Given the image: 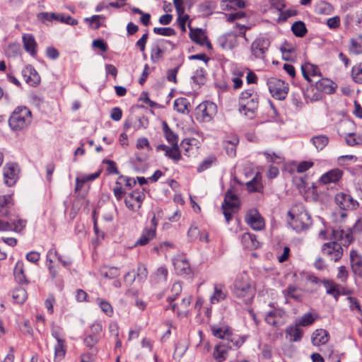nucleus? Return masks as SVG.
I'll return each mask as SVG.
<instances>
[{"label": "nucleus", "instance_id": "nucleus-7", "mask_svg": "<svg viewBox=\"0 0 362 362\" xmlns=\"http://www.w3.org/2000/svg\"><path fill=\"white\" fill-rule=\"evenodd\" d=\"M175 45L170 40L158 39L155 41L151 47V59L152 62L157 63L163 58L165 52L168 49H173Z\"/></svg>", "mask_w": 362, "mask_h": 362}, {"label": "nucleus", "instance_id": "nucleus-52", "mask_svg": "<svg viewBox=\"0 0 362 362\" xmlns=\"http://www.w3.org/2000/svg\"><path fill=\"white\" fill-rule=\"evenodd\" d=\"M14 203L11 194L0 196V209L13 206Z\"/></svg>", "mask_w": 362, "mask_h": 362}, {"label": "nucleus", "instance_id": "nucleus-39", "mask_svg": "<svg viewBox=\"0 0 362 362\" xmlns=\"http://www.w3.org/2000/svg\"><path fill=\"white\" fill-rule=\"evenodd\" d=\"M315 320L316 316H314L311 313H306L296 320V324L299 327H307L312 325Z\"/></svg>", "mask_w": 362, "mask_h": 362}, {"label": "nucleus", "instance_id": "nucleus-10", "mask_svg": "<svg viewBox=\"0 0 362 362\" xmlns=\"http://www.w3.org/2000/svg\"><path fill=\"white\" fill-rule=\"evenodd\" d=\"M245 222L255 230H261L264 228V220L257 209H250L246 216Z\"/></svg>", "mask_w": 362, "mask_h": 362}, {"label": "nucleus", "instance_id": "nucleus-49", "mask_svg": "<svg viewBox=\"0 0 362 362\" xmlns=\"http://www.w3.org/2000/svg\"><path fill=\"white\" fill-rule=\"evenodd\" d=\"M204 73L205 71L202 68L197 69L192 76L191 79L198 85L203 84L204 83Z\"/></svg>", "mask_w": 362, "mask_h": 362}, {"label": "nucleus", "instance_id": "nucleus-32", "mask_svg": "<svg viewBox=\"0 0 362 362\" xmlns=\"http://www.w3.org/2000/svg\"><path fill=\"white\" fill-rule=\"evenodd\" d=\"M242 243L244 247L248 249L257 248L259 245L256 239V235L250 233H245L242 235Z\"/></svg>", "mask_w": 362, "mask_h": 362}, {"label": "nucleus", "instance_id": "nucleus-62", "mask_svg": "<svg viewBox=\"0 0 362 362\" xmlns=\"http://www.w3.org/2000/svg\"><path fill=\"white\" fill-rule=\"evenodd\" d=\"M103 163L107 165V170L110 174L118 175L119 173L117 168L116 163L111 160H104Z\"/></svg>", "mask_w": 362, "mask_h": 362}, {"label": "nucleus", "instance_id": "nucleus-47", "mask_svg": "<svg viewBox=\"0 0 362 362\" xmlns=\"http://www.w3.org/2000/svg\"><path fill=\"white\" fill-rule=\"evenodd\" d=\"M351 76L356 83H362V63L353 66Z\"/></svg>", "mask_w": 362, "mask_h": 362}, {"label": "nucleus", "instance_id": "nucleus-46", "mask_svg": "<svg viewBox=\"0 0 362 362\" xmlns=\"http://www.w3.org/2000/svg\"><path fill=\"white\" fill-rule=\"evenodd\" d=\"M311 141L317 150H322L327 145L329 139L325 135H318L313 136Z\"/></svg>", "mask_w": 362, "mask_h": 362}, {"label": "nucleus", "instance_id": "nucleus-27", "mask_svg": "<svg viewBox=\"0 0 362 362\" xmlns=\"http://www.w3.org/2000/svg\"><path fill=\"white\" fill-rule=\"evenodd\" d=\"M13 274L16 281L18 284H28V281L27 280L26 276L25 274L24 263L23 261L18 260L16 262L13 270Z\"/></svg>", "mask_w": 362, "mask_h": 362}, {"label": "nucleus", "instance_id": "nucleus-2", "mask_svg": "<svg viewBox=\"0 0 362 362\" xmlns=\"http://www.w3.org/2000/svg\"><path fill=\"white\" fill-rule=\"evenodd\" d=\"M288 214L291 219L290 224L297 232L306 230L312 225L311 216L302 204L293 206Z\"/></svg>", "mask_w": 362, "mask_h": 362}, {"label": "nucleus", "instance_id": "nucleus-48", "mask_svg": "<svg viewBox=\"0 0 362 362\" xmlns=\"http://www.w3.org/2000/svg\"><path fill=\"white\" fill-rule=\"evenodd\" d=\"M166 156L176 162L180 160L182 156L180 152L178 145L172 146L168 151H167Z\"/></svg>", "mask_w": 362, "mask_h": 362}, {"label": "nucleus", "instance_id": "nucleus-33", "mask_svg": "<svg viewBox=\"0 0 362 362\" xmlns=\"http://www.w3.org/2000/svg\"><path fill=\"white\" fill-rule=\"evenodd\" d=\"M226 295L227 293L223 286L215 285L214 293L210 298V302L211 304L218 303L221 300H224L226 298Z\"/></svg>", "mask_w": 362, "mask_h": 362}, {"label": "nucleus", "instance_id": "nucleus-38", "mask_svg": "<svg viewBox=\"0 0 362 362\" xmlns=\"http://www.w3.org/2000/svg\"><path fill=\"white\" fill-rule=\"evenodd\" d=\"M261 176L257 173L255 176L247 182V188L250 192H259L262 189Z\"/></svg>", "mask_w": 362, "mask_h": 362}, {"label": "nucleus", "instance_id": "nucleus-59", "mask_svg": "<svg viewBox=\"0 0 362 362\" xmlns=\"http://www.w3.org/2000/svg\"><path fill=\"white\" fill-rule=\"evenodd\" d=\"M148 276L146 267L144 264H139L137 267L136 276L139 281H144Z\"/></svg>", "mask_w": 362, "mask_h": 362}, {"label": "nucleus", "instance_id": "nucleus-26", "mask_svg": "<svg viewBox=\"0 0 362 362\" xmlns=\"http://www.w3.org/2000/svg\"><path fill=\"white\" fill-rule=\"evenodd\" d=\"M301 71L303 77L308 81H311L310 76H320L319 68L310 63H305L301 66Z\"/></svg>", "mask_w": 362, "mask_h": 362}, {"label": "nucleus", "instance_id": "nucleus-21", "mask_svg": "<svg viewBox=\"0 0 362 362\" xmlns=\"http://www.w3.org/2000/svg\"><path fill=\"white\" fill-rule=\"evenodd\" d=\"M23 47L30 56L35 57L37 54V44L32 34L27 33L23 35Z\"/></svg>", "mask_w": 362, "mask_h": 362}, {"label": "nucleus", "instance_id": "nucleus-36", "mask_svg": "<svg viewBox=\"0 0 362 362\" xmlns=\"http://www.w3.org/2000/svg\"><path fill=\"white\" fill-rule=\"evenodd\" d=\"M163 131L166 140L172 145H177L178 136L168 127L166 122H163Z\"/></svg>", "mask_w": 362, "mask_h": 362}, {"label": "nucleus", "instance_id": "nucleus-56", "mask_svg": "<svg viewBox=\"0 0 362 362\" xmlns=\"http://www.w3.org/2000/svg\"><path fill=\"white\" fill-rule=\"evenodd\" d=\"M100 337L93 334H89L84 339V344L90 349H95L94 346L98 342Z\"/></svg>", "mask_w": 362, "mask_h": 362}, {"label": "nucleus", "instance_id": "nucleus-22", "mask_svg": "<svg viewBox=\"0 0 362 362\" xmlns=\"http://www.w3.org/2000/svg\"><path fill=\"white\" fill-rule=\"evenodd\" d=\"M286 338L288 339L290 341L297 342L300 341L303 335V330L298 326L290 325L285 329Z\"/></svg>", "mask_w": 362, "mask_h": 362}, {"label": "nucleus", "instance_id": "nucleus-58", "mask_svg": "<svg viewBox=\"0 0 362 362\" xmlns=\"http://www.w3.org/2000/svg\"><path fill=\"white\" fill-rule=\"evenodd\" d=\"M98 353L97 349H90V351L88 353L81 355V362H92L94 361V357Z\"/></svg>", "mask_w": 362, "mask_h": 362}, {"label": "nucleus", "instance_id": "nucleus-61", "mask_svg": "<svg viewBox=\"0 0 362 362\" xmlns=\"http://www.w3.org/2000/svg\"><path fill=\"white\" fill-rule=\"evenodd\" d=\"M148 37V33H144L140 39H139L136 43V46L139 49L141 52H144L146 49V44Z\"/></svg>", "mask_w": 362, "mask_h": 362}, {"label": "nucleus", "instance_id": "nucleus-17", "mask_svg": "<svg viewBox=\"0 0 362 362\" xmlns=\"http://www.w3.org/2000/svg\"><path fill=\"white\" fill-rule=\"evenodd\" d=\"M284 315L285 312L283 310L274 309L267 314L265 321L267 324L278 327L284 323L283 320Z\"/></svg>", "mask_w": 362, "mask_h": 362}, {"label": "nucleus", "instance_id": "nucleus-28", "mask_svg": "<svg viewBox=\"0 0 362 362\" xmlns=\"http://www.w3.org/2000/svg\"><path fill=\"white\" fill-rule=\"evenodd\" d=\"M57 251L55 248H51L49 250L46 257V264L48 267L49 274L52 279H55L57 276V270L53 265V258L57 257Z\"/></svg>", "mask_w": 362, "mask_h": 362}, {"label": "nucleus", "instance_id": "nucleus-30", "mask_svg": "<svg viewBox=\"0 0 362 362\" xmlns=\"http://www.w3.org/2000/svg\"><path fill=\"white\" fill-rule=\"evenodd\" d=\"M156 234L155 229H148V228H145L140 238L136 240L135 245L144 246L147 245L156 237Z\"/></svg>", "mask_w": 362, "mask_h": 362}, {"label": "nucleus", "instance_id": "nucleus-51", "mask_svg": "<svg viewBox=\"0 0 362 362\" xmlns=\"http://www.w3.org/2000/svg\"><path fill=\"white\" fill-rule=\"evenodd\" d=\"M182 288L180 282L174 283L171 288L172 296H168V300L170 302L174 301L182 292Z\"/></svg>", "mask_w": 362, "mask_h": 362}, {"label": "nucleus", "instance_id": "nucleus-44", "mask_svg": "<svg viewBox=\"0 0 362 362\" xmlns=\"http://www.w3.org/2000/svg\"><path fill=\"white\" fill-rule=\"evenodd\" d=\"M105 18V16L102 15H93L91 17L84 18V21L88 23L92 29L98 30L101 26L100 20Z\"/></svg>", "mask_w": 362, "mask_h": 362}, {"label": "nucleus", "instance_id": "nucleus-40", "mask_svg": "<svg viewBox=\"0 0 362 362\" xmlns=\"http://www.w3.org/2000/svg\"><path fill=\"white\" fill-rule=\"evenodd\" d=\"M12 296L16 303L23 304L27 299L28 295L25 288L18 287L13 290Z\"/></svg>", "mask_w": 362, "mask_h": 362}, {"label": "nucleus", "instance_id": "nucleus-42", "mask_svg": "<svg viewBox=\"0 0 362 362\" xmlns=\"http://www.w3.org/2000/svg\"><path fill=\"white\" fill-rule=\"evenodd\" d=\"M349 52L353 54H360L362 53V37L359 36L356 38L351 40L349 46Z\"/></svg>", "mask_w": 362, "mask_h": 362}, {"label": "nucleus", "instance_id": "nucleus-64", "mask_svg": "<svg viewBox=\"0 0 362 362\" xmlns=\"http://www.w3.org/2000/svg\"><path fill=\"white\" fill-rule=\"evenodd\" d=\"M168 276V270L164 267L158 268L156 272V276L158 281H165Z\"/></svg>", "mask_w": 362, "mask_h": 362}, {"label": "nucleus", "instance_id": "nucleus-63", "mask_svg": "<svg viewBox=\"0 0 362 362\" xmlns=\"http://www.w3.org/2000/svg\"><path fill=\"white\" fill-rule=\"evenodd\" d=\"M327 25L330 29H336L340 25V18L335 16L332 18L327 19Z\"/></svg>", "mask_w": 362, "mask_h": 362}, {"label": "nucleus", "instance_id": "nucleus-11", "mask_svg": "<svg viewBox=\"0 0 362 362\" xmlns=\"http://www.w3.org/2000/svg\"><path fill=\"white\" fill-rule=\"evenodd\" d=\"M334 199L336 204L343 210L355 209L358 205L356 200L345 192L337 193Z\"/></svg>", "mask_w": 362, "mask_h": 362}, {"label": "nucleus", "instance_id": "nucleus-54", "mask_svg": "<svg viewBox=\"0 0 362 362\" xmlns=\"http://www.w3.org/2000/svg\"><path fill=\"white\" fill-rule=\"evenodd\" d=\"M347 300L349 304V308L352 311L356 310L362 315V309L358 300L354 297H347Z\"/></svg>", "mask_w": 362, "mask_h": 362}, {"label": "nucleus", "instance_id": "nucleus-29", "mask_svg": "<svg viewBox=\"0 0 362 362\" xmlns=\"http://www.w3.org/2000/svg\"><path fill=\"white\" fill-rule=\"evenodd\" d=\"M351 265L354 274H362V257L356 252L351 251L350 253Z\"/></svg>", "mask_w": 362, "mask_h": 362}, {"label": "nucleus", "instance_id": "nucleus-9", "mask_svg": "<svg viewBox=\"0 0 362 362\" xmlns=\"http://www.w3.org/2000/svg\"><path fill=\"white\" fill-rule=\"evenodd\" d=\"M269 45V39L265 37L257 38L251 45L252 55L257 59H264Z\"/></svg>", "mask_w": 362, "mask_h": 362}, {"label": "nucleus", "instance_id": "nucleus-5", "mask_svg": "<svg viewBox=\"0 0 362 362\" xmlns=\"http://www.w3.org/2000/svg\"><path fill=\"white\" fill-rule=\"evenodd\" d=\"M31 122V112L26 107H18L8 119L11 129L19 131L26 128Z\"/></svg>", "mask_w": 362, "mask_h": 362}, {"label": "nucleus", "instance_id": "nucleus-18", "mask_svg": "<svg viewBox=\"0 0 362 362\" xmlns=\"http://www.w3.org/2000/svg\"><path fill=\"white\" fill-rule=\"evenodd\" d=\"M343 171L339 168H334L324 173L320 178L319 182L323 185L336 183L341 180Z\"/></svg>", "mask_w": 362, "mask_h": 362}, {"label": "nucleus", "instance_id": "nucleus-50", "mask_svg": "<svg viewBox=\"0 0 362 362\" xmlns=\"http://www.w3.org/2000/svg\"><path fill=\"white\" fill-rule=\"evenodd\" d=\"M154 33L163 36H173L176 34L175 30L170 27H163V28H153Z\"/></svg>", "mask_w": 362, "mask_h": 362}, {"label": "nucleus", "instance_id": "nucleus-23", "mask_svg": "<svg viewBox=\"0 0 362 362\" xmlns=\"http://www.w3.org/2000/svg\"><path fill=\"white\" fill-rule=\"evenodd\" d=\"M329 333L323 329H316L312 335V344L314 346H319L325 344L329 340Z\"/></svg>", "mask_w": 362, "mask_h": 362}, {"label": "nucleus", "instance_id": "nucleus-4", "mask_svg": "<svg viewBox=\"0 0 362 362\" xmlns=\"http://www.w3.org/2000/svg\"><path fill=\"white\" fill-rule=\"evenodd\" d=\"M239 111L250 119L255 117L258 107V97L252 89L242 92L239 100Z\"/></svg>", "mask_w": 362, "mask_h": 362}, {"label": "nucleus", "instance_id": "nucleus-8", "mask_svg": "<svg viewBox=\"0 0 362 362\" xmlns=\"http://www.w3.org/2000/svg\"><path fill=\"white\" fill-rule=\"evenodd\" d=\"M268 88L272 95L278 100H284L288 93V88L284 81L271 78L267 81Z\"/></svg>", "mask_w": 362, "mask_h": 362}, {"label": "nucleus", "instance_id": "nucleus-45", "mask_svg": "<svg viewBox=\"0 0 362 362\" xmlns=\"http://www.w3.org/2000/svg\"><path fill=\"white\" fill-rule=\"evenodd\" d=\"M315 11L320 14L329 15L334 11V8L329 3L321 1L316 5Z\"/></svg>", "mask_w": 362, "mask_h": 362}, {"label": "nucleus", "instance_id": "nucleus-55", "mask_svg": "<svg viewBox=\"0 0 362 362\" xmlns=\"http://www.w3.org/2000/svg\"><path fill=\"white\" fill-rule=\"evenodd\" d=\"M141 121L136 117H129L124 123V129L128 130L131 127L134 126L136 129L140 127Z\"/></svg>", "mask_w": 362, "mask_h": 362}, {"label": "nucleus", "instance_id": "nucleus-60", "mask_svg": "<svg viewBox=\"0 0 362 362\" xmlns=\"http://www.w3.org/2000/svg\"><path fill=\"white\" fill-rule=\"evenodd\" d=\"M52 336L57 340V341H64L62 335V329L59 326L53 325L52 327Z\"/></svg>", "mask_w": 362, "mask_h": 362}, {"label": "nucleus", "instance_id": "nucleus-13", "mask_svg": "<svg viewBox=\"0 0 362 362\" xmlns=\"http://www.w3.org/2000/svg\"><path fill=\"white\" fill-rule=\"evenodd\" d=\"M145 194L140 191H133L124 199L126 206L132 211H136L140 207L144 199Z\"/></svg>", "mask_w": 362, "mask_h": 362}, {"label": "nucleus", "instance_id": "nucleus-16", "mask_svg": "<svg viewBox=\"0 0 362 362\" xmlns=\"http://www.w3.org/2000/svg\"><path fill=\"white\" fill-rule=\"evenodd\" d=\"M22 76L25 81L32 86L37 85L40 81L39 74L31 65H27L22 70Z\"/></svg>", "mask_w": 362, "mask_h": 362}, {"label": "nucleus", "instance_id": "nucleus-24", "mask_svg": "<svg viewBox=\"0 0 362 362\" xmlns=\"http://www.w3.org/2000/svg\"><path fill=\"white\" fill-rule=\"evenodd\" d=\"M316 88L327 94H332L335 91L336 85L328 78H321L315 82Z\"/></svg>", "mask_w": 362, "mask_h": 362}, {"label": "nucleus", "instance_id": "nucleus-41", "mask_svg": "<svg viewBox=\"0 0 362 362\" xmlns=\"http://www.w3.org/2000/svg\"><path fill=\"white\" fill-rule=\"evenodd\" d=\"M239 142V139L237 136H233L231 139L225 142V148L227 154L229 156H235L236 153V146Z\"/></svg>", "mask_w": 362, "mask_h": 362}, {"label": "nucleus", "instance_id": "nucleus-3", "mask_svg": "<svg viewBox=\"0 0 362 362\" xmlns=\"http://www.w3.org/2000/svg\"><path fill=\"white\" fill-rule=\"evenodd\" d=\"M233 293L236 298L242 299L245 304L252 301L255 295V288L246 274H242L236 279Z\"/></svg>", "mask_w": 362, "mask_h": 362}, {"label": "nucleus", "instance_id": "nucleus-37", "mask_svg": "<svg viewBox=\"0 0 362 362\" xmlns=\"http://www.w3.org/2000/svg\"><path fill=\"white\" fill-rule=\"evenodd\" d=\"M66 354V346L65 341H57L54 345V361H61L65 356Z\"/></svg>", "mask_w": 362, "mask_h": 362}, {"label": "nucleus", "instance_id": "nucleus-20", "mask_svg": "<svg viewBox=\"0 0 362 362\" xmlns=\"http://www.w3.org/2000/svg\"><path fill=\"white\" fill-rule=\"evenodd\" d=\"M233 346L229 342H222L217 344L214 350V358L218 362H223L226 359L228 350L231 349Z\"/></svg>", "mask_w": 362, "mask_h": 362}, {"label": "nucleus", "instance_id": "nucleus-35", "mask_svg": "<svg viewBox=\"0 0 362 362\" xmlns=\"http://www.w3.org/2000/svg\"><path fill=\"white\" fill-rule=\"evenodd\" d=\"M189 37L193 42L204 46L206 36L201 29H193L189 27Z\"/></svg>", "mask_w": 362, "mask_h": 362}, {"label": "nucleus", "instance_id": "nucleus-34", "mask_svg": "<svg viewBox=\"0 0 362 362\" xmlns=\"http://www.w3.org/2000/svg\"><path fill=\"white\" fill-rule=\"evenodd\" d=\"M174 108L178 112L185 114L189 112L190 103L187 98H179L174 101Z\"/></svg>", "mask_w": 362, "mask_h": 362}, {"label": "nucleus", "instance_id": "nucleus-1", "mask_svg": "<svg viewBox=\"0 0 362 362\" xmlns=\"http://www.w3.org/2000/svg\"><path fill=\"white\" fill-rule=\"evenodd\" d=\"M26 221L19 218L13 206L0 209V231L21 232Z\"/></svg>", "mask_w": 362, "mask_h": 362}, {"label": "nucleus", "instance_id": "nucleus-53", "mask_svg": "<svg viewBox=\"0 0 362 362\" xmlns=\"http://www.w3.org/2000/svg\"><path fill=\"white\" fill-rule=\"evenodd\" d=\"M119 269L117 267H110L101 272L102 276L107 279H114L119 276Z\"/></svg>", "mask_w": 362, "mask_h": 362}, {"label": "nucleus", "instance_id": "nucleus-6", "mask_svg": "<svg viewBox=\"0 0 362 362\" xmlns=\"http://www.w3.org/2000/svg\"><path fill=\"white\" fill-rule=\"evenodd\" d=\"M240 208V200L237 194L231 189H228L225 194L222 204L224 217L227 223L232 219L233 214L237 212Z\"/></svg>", "mask_w": 362, "mask_h": 362}, {"label": "nucleus", "instance_id": "nucleus-31", "mask_svg": "<svg viewBox=\"0 0 362 362\" xmlns=\"http://www.w3.org/2000/svg\"><path fill=\"white\" fill-rule=\"evenodd\" d=\"M322 284L326 288L327 293L332 296L335 300H337L339 296L341 295V293L338 289V285L332 280L327 279H323L322 281Z\"/></svg>", "mask_w": 362, "mask_h": 362}, {"label": "nucleus", "instance_id": "nucleus-19", "mask_svg": "<svg viewBox=\"0 0 362 362\" xmlns=\"http://www.w3.org/2000/svg\"><path fill=\"white\" fill-rule=\"evenodd\" d=\"M218 43L223 49H233L238 45L237 35L234 33H227L218 39Z\"/></svg>", "mask_w": 362, "mask_h": 362}, {"label": "nucleus", "instance_id": "nucleus-25", "mask_svg": "<svg viewBox=\"0 0 362 362\" xmlns=\"http://www.w3.org/2000/svg\"><path fill=\"white\" fill-rule=\"evenodd\" d=\"M173 265L178 275H187L190 274L191 269L189 262L184 258L174 259Z\"/></svg>", "mask_w": 362, "mask_h": 362}, {"label": "nucleus", "instance_id": "nucleus-43", "mask_svg": "<svg viewBox=\"0 0 362 362\" xmlns=\"http://www.w3.org/2000/svg\"><path fill=\"white\" fill-rule=\"evenodd\" d=\"M293 33L297 36L302 37L307 33V28L303 21H296L291 26Z\"/></svg>", "mask_w": 362, "mask_h": 362}, {"label": "nucleus", "instance_id": "nucleus-57", "mask_svg": "<svg viewBox=\"0 0 362 362\" xmlns=\"http://www.w3.org/2000/svg\"><path fill=\"white\" fill-rule=\"evenodd\" d=\"M101 310L108 316H111L113 313L112 305L106 300L98 299Z\"/></svg>", "mask_w": 362, "mask_h": 362}, {"label": "nucleus", "instance_id": "nucleus-15", "mask_svg": "<svg viewBox=\"0 0 362 362\" xmlns=\"http://www.w3.org/2000/svg\"><path fill=\"white\" fill-rule=\"evenodd\" d=\"M4 177L6 185L13 186L18 177V167L13 164L6 165L4 168Z\"/></svg>", "mask_w": 362, "mask_h": 362}, {"label": "nucleus", "instance_id": "nucleus-12", "mask_svg": "<svg viewBox=\"0 0 362 362\" xmlns=\"http://www.w3.org/2000/svg\"><path fill=\"white\" fill-rule=\"evenodd\" d=\"M322 250L325 255L329 256L331 259L334 262L341 259L343 254V249L341 244L338 243L337 241L325 243L322 245Z\"/></svg>", "mask_w": 362, "mask_h": 362}, {"label": "nucleus", "instance_id": "nucleus-14", "mask_svg": "<svg viewBox=\"0 0 362 362\" xmlns=\"http://www.w3.org/2000/svg\"><path fill=\"white\" fill-rule=\"evenodd\" d=\"M198 111L203 122H209L216 112V105L211 102H205L198 106Z\"/></svg>", "mask_w": 362, "mask_h": 362}]
</instances>
